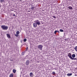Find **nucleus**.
<instances>
[{"label":"nucleus","instance_id":"obj_1","mask_svg":"<svg viewBox=\"0 0 77 77\" xmlns=\"http://www.w3.org/2000/svg\"><path fill=\"white\" fill-rule=\"evenodd\" d=\"M1 28L3 30H6L8 29V27L5 25H2Z\"/></svg>","mask_w":77,"mask_h":77},{"label":"nucleus","instance_id":"obj_2","mask_svg":"<svg viewBox=\"0 0 77 77\" xmlns=\"http://www.w3.org/2000/svg\"><path fill=\"white\" fill-rule=\"evenodd\" d=\"M34 23H36L37 25L38 26H39L41 24V23L40 21L38 20H36L34 21Z\"/></svg>","mask_w":77,"mask_h":77},{"label":"nucleus","instance_id":"obj_3","mask_svg":"<svg viewBox=\"0 0 77 77\" xmlns=\"http://www.w3.org/2000/svg\"><path fill=\"white\" fill-rule=\"evenodd\" d=\"M42 47H43V46L41 45H38V48L40 49V50H42Z\"/></svg>","mask_w":77,"mask_h":77},{"label":"nucleus","instance_id":"obj_4","mask_svg":"<svg viewBox=\"0 0 77 77\" xmlns=\"http://www.w3.org/2000/svg\"><path fill=\"white\" fill-rule=\"evenodd\" d=\"M30 63V61L29 60H27L26 62V65H28Z\"/></svg>","mask_w":77,"mask_h":77},{"label":"nucleus","instance_id":"obj_5","mask_svg":"<svg viewBox=\"0 0 77 77\" xmlns=\"http://www.w3.org/2000/svg\"><path fill=\"white\" fill-rule=\"evenodd\" d=\"M68 57H69V58L70 59L72 57V55H71V53H69L68 54Z\"/></svg>","mask_w":77,"mask_h":77},{"label":"nucleus","instance_id":"obj_6","mask_svg":"<svg viewBox=\"0 0 77 77\" xmlns=\"http://www.w3.org/2000/svg\"><path fill=\"white\" fill-rule=\"evenodd\" d=\"M37 24L36 23H34L33 24V27H37Z\"/></svg>","mask_w":77,"mask_h":77},{"label":"nucleus","instance_id":"obj_7","mask_svg":"<svg viewBox=\"0 0 77 77\" xmlns=\"http://www.w3.org/2000/svg\"><path fill=\"white\" fill-rule=\"evenodd\" d=\"M8 38H11V35H10V34H6Z\"/></svg>","mask_w":77,"mask_h":77},{"label":"nucleus","instance_id":"obj_8","mask_svg":"<svg viewBox=\"0 0 77 77\" xmlns=\"http://www.w3.org/2000/svg\"><path fill=\"white\" fill-rule=\"evenodd\" d=\"M33 73L32 72H31L30 73V77H33Z\"/></svg>","mask_w":77,"mask_h":77},{"label":"nucleus","instance_id":"obj_9","mask_svg":"<svg viewBox=\"0 0 77 77\" xmlns=\"http://www.w3.org/2000/svg\"><path fill=\"white\" fill-rule=\"evenodd\" d=\"M14 76V74L13 73L9 75V77H13Z\"/></svg>","mask_w":77,"mask_h":77},{"label":"nucleus","instance_id":"obj_10","mask_svg":"<svg viewBox=\"0 0 77 77\" xmlns=\"http://www.w3.org/2000/svg\"><path fill=\"white\" fill-rule=\"evenodd\" d=\"M71 59H72V60H77L76 58H73L72 57H71L70 58Z\"/></svg>","mask_w":77,"mask_h":77},{"label":"nucleus","instance_id":"obj_11","mask_svg":"<svg viewBox=\"0 0 77 77\" xmlns=\"http://www.w3.org/2000/svg\"><path fill=\"white\" fill-rule=\"evenodd\" d=\"M68 8L69 9H70V10H72L73 9V8H72V7L71 6H69V7H68Z\"/></svg>","mask_w":77,"mask_h":77},{"label":"nucleus","instance_id":"obj_12","mask_svg":"<svg viewBox=\"0 0 77 77\" xmlns=\"http://www.w3.org/2000/svg\"><path fill=\"white\" fill-rule=\"evenodd\" d=\"M72 57L73 58H74L75 57V55L74 54H72Z\"/></svg>","mask_w":77,"mask_h":77},{"label":"nucleus","instance_id":"obj_13","mask_svg":"<svg viewBox=\"0 0 77 77\" xmlns=\"http://www.w3.org/2000/svg\"><path fill=\"white\" fill-rule=\"evenodd\" d=\"M67 75L68 76H71L72 75V73H68Z\"/></svg>","mask_w":77,"mask_h":77},{"label":"nucleus","instance_id":"obj_14","mask_svg":"<svg viewBox=\"0 0 77 77\" xmlns=\"http://www.w3.org/2000/svg\"><path fill=\"white\" fill-rule=\"evenodd\" d=\"M35 8V7H34V6H32V7H31V9H32V10H33V9H34V8Z\"/></svg>","mask_w":77,"mask_h":77},{"label":"nucleus","instance_id":"obj_15","mask_svg":"<svg viewBox=\"0 0 77 77\" xmlns=\"http://www.w3.org/2000/svg\"><path fill=\"white\" fill-rule=\"evenodd\" d=\"M13 72L14 73H15V72H16V70L13 69Z\"/></svg>","mask_w":77,"mask_h":77},{"label":"nucleus","instance_id":"obj_16","mask_svg":"<svg viewBox=\"0 0 77 77\" xmlns=\"http://www.w3.org/2000/svg\"><path fill=\"white\" fill-rule=\"evenodd\" d=\"M19 33H20V32L19 31H17L16 32V34L17 35H18V34H19Z\"/></svg>","mask_w":77,"mask_h":77},{"label":"nucleus","instance_id":"obj_17","mask_svg":"<svg viewBox=\"0 0 77 77\" xmlns=\"http://www.w3.org/2000/svg\"><path fill=\"white\" fill-rule=\"evenodd\" d=\"M24 54H25V52H23L22 53V56H24Z\"/></svg>","mask_w":77,"mask_h":77},{"label":"nucleus","instance_id":"obj_18","mask_svg":"<svg viewBox=\"0 0 77 77\" xmlns=\"http://www.w3.org/2000/svg\"><path fill=\"white\" fill-rule=\"evenodd\" d=\"M75 51H77V46H76L75 47Z\"/></svg>","mask_w":77,"mask_h":77},{"label":"nucleus","instance_id":"obj_19","mask_svg":"<svg viewBox=\"0 0 77 77\" xmlns=\"http://www.w3.org/2000/svg\"><path fill=\"white\" fill-rule=\"evenodd\" d=\"M52 74H53V75H55L56 73H55V72H52Z\"/></svg>","mask_w":77,"mask_h":77},{"label":"nucleus","instance_id":"obj_20","mask_svg":"<svg viewBox=\"0 0 77 77\" xmlns=\"http://www.w3.org/2000/svg\"><path fill=\"white\" fill-rule=\"evenodd\" d=\"M26 41H27V39H26V38H25L23 40L24 42H26Z\"/></svg>","mask_w":77,"mask_h":77},{"label":"nucleus","instance_id":"obj_21","mask_svg":"<svg viewBox=\"0 0 77 77\" xmlns=\"http://www.w3.org/2000/svg\"><path fill=\"white\" fill-rule=\"evenodd\" d=\"M60 32H63V30L62 29H60Z\"/></svg>","mask_w":77,"mask_h":77},{"label":"nucleus","instance_id":"obj_22","mask_svg":"<svg viewBox=\"0 0 77 77\" xmlns=\"http://www.w3.org/2000/svg\"><path fill=\"white\" fill-rule=\"evenodd\" d=\"M4 0H0V1L1 2V3H2L4 2Z\"/></svg>","mask_w":77,"mask_h":77},{"label":"nucleus","instance_id":"obj_23","mask_svg":"<svg viewBox=\"0 0 77 77\" xmlns=\"http://www.w3.org/2000/svg\"><path fill=\"white\" fill-rule=\"evenodd\" d=\"M57 30H55V31H54V34H56V33H57Z\"/></svg>","mask_w":77,"mask_h":77},{"label":"nucleus","instance_id":"obj_24","mask_svg":"<svg viewBox=\"0 0 77 77\" xmlns=\"http://www.w3.org/2000/svg\"><path fill=\"white\" fill-rule=\"evenodd\" d=\"M15 35L16 36V37H18V35L17 34H15Z\"/></svg>","mask_w":77,"mask_h":77},{"label":"nucleus","instance_id":"obj_25","mask_svg":"<svg viewBox=\"0 0 77 77\" xmlns=\"http://www.w3.org/2000/svg\"><path fill=\"white\" fill-rule=\"evenodd\" d=\"M53 17L54 18H56V17H55V16H53Z\"/></svg>","mask_w":77,"mask_h":77},{"label":"nucleus","instance_id":"obj_26","mask_svg":"<svg viewBox=\"0 0 77 77\" xmlns=\"http://www.w3.org/2000/svg\"><path fill=\"white\" fill-rule=\"evenodd\" d=\"M65 41H68V39H65Z\"/></svg>","mask_w":77,"mask_h":77},{"label":"nucleus","instance_id":"obj_27","mask_svg":"<svg viewBox=\"0 0 77 77\" xmlns=\"http://www.w3.org/2000/svg\"><path fill=\"white\" fill-rule=\"evenodd\" d=\"M14 17V16H15V14H13Z\"/></svg>","mask_w":77,"mask_h":77},{"label":"nucleus","instance_id":"obj_28","mask_svg":"<svg viewBox=\"0 0 77 77\" xmlns=\"http://www.w3.org/2000/svg\"><path fill=\"white\" fill-rule=\"evenodd\" d=\"M26 50H28V48L27 47L26 48Z\"/></svg>","mask_w":77,"mask_h":77},{"label":"nucleus","instance_id":"obj_29","mask_svg":"<svg viewBox=\"0 0 77 77\" xmlns=\"http://www.w3.org/2000/svg\"><path fill=\"white\" fill-rule=\"evenodd\" d=\"M28 12H30V11H28Z\"/></svg>","mask_w":77,"mask_h":77},{"label":"nucleus","instance_id":"obj_30","mask_svg":"<svg viewBox=\"0 0 77 77\" xmlns=\"http://www.w3.org/2000/svg\"><path fill=\"white\" fill-rule=\"evenodd\" d=\"M11 60V61H13V60Z\"/></svg>","mask_w":77,"mask_h":77},{"label":"nucleus","instance_id":"obj_31","mask_svg":"<svg viewBox=\"0 0 77 77\" xmlns=\"http://www.w3.org/2000/svg\"><path fill=\"white\" fill-rule=\"evenodd\" d=\"M75 76H77V75H75Z\"/></svg>","mask_w":77,"mask_h":77},{"label":"nucleus","instance_id":"obj_32","mask_svg":"<svg viewBox=\"0 0 77 77\" xmlns=\"http://www.w3.org/2000/svg\"><path fill=\"white\" fill-rule=\"evenodd\" d=\"M57 32H59V31H57Z\"/></svg>","mask_w":77,"mask_h":77},{"label":"nucleus","instance_id":"obj_33","mask_svg":"<svg viewBox=\"0 0 77 77\" xmlns=\"http://www.w3.org/2000/svg\"><path fill=\"white\" fill-rule=\"evenodd\" d=\"M20 1H21V0H20Z\"/></svg>","mask_w":77,"mask_h":77}]
</instances>
